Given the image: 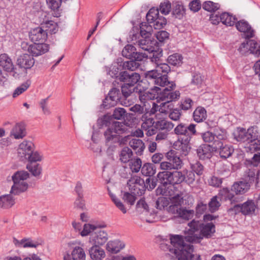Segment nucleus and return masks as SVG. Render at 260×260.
I'll use <instances>...</instances> for the list:
<instances>
[{
  "label": "nucleus",
  "mask_w": 260,
  "mask_h": 260,
  "mask_svg": "<svg viewBox=\"0 0 260 260\" xmlns=\"http://www.w3.org/2000/svg\"><path fill=\"white\" fill-rule=\"evenodd\" d=\"M188 225L189 229L185 240L189 243H200L204 238H210L215 232V225L211 222L204 224L192 220Z\"/></svg>",
  "instance_id": "nucleus-1"
},
{
  "label": "nucleus",
  "mask_w": 260,
  "mask_h": 260,
  "mask_svg": "<svg viewBox=\"0 0 260 260\" xmlns=\"http://www.w3.org/2000/svg\"><path fill=\"white\" fill-rule=\"evenodd\" d=\"M170 241L172 247L169 248V251L178 260H200L199 255L192 254L193 246L190 244H185L182 236H171Z\"/></svg>",
  "instance_id": "nucleus-2"
},
{
  "label": "nucleus",
  "mask_w": 260,
  "mask_h": 260,
  "mask_svg": "<svg viewBox=\"0 0 260 260\" xmlns=\"http://www.w3.org/2000/svg\"><path fill=\"white\" fill-rule=\"evenodd\" d=\"M42 26L37 27L31 31L29 38L35 43H43L47 38V31L51 34H55L57 31L56 24L52 20H49L47 18L43 19L41 22Z\"/></svg>",
  "instance_id": "nucleus-3"
},
{
  "label": "nucleus",
  "mask_w": 260,
  "mask_h": 260,
  "mask_svg": "<svg viewBox=\"0 0 260 260\" xmlns=\"http://www.w3.org/2000/svg\"><path fill=\"white\" fill-rule=\"evenodd\" d=\"M127 130V127L124 123L113 121L104 133L106 144L109 147L113 145L119 144L120 141L119 134Z\"/></svg>",
  "instance_id": "nucleus-4"
},
{
  "label": "nucleus",
  "mask_w": 260,
  "mask_h": 260,
  "mask_svg": "<svg viewBox=\"0 0 260 260\" xmlns=\"http://www.w3.org/2000/svg\"><path fill=\"white\" fill-rule=\"evenodd\" d=\"M249 183L245 181H239L235 183L232 186L231 190L224 187L219 192V195L223 197L225 200H229L231 203L238 202V199L232 192H235L236 194H244L250 188Z\"/></svg>",
  "instance_id": "nucleus-5"
},
{
  "label": "nucleus",
  "mask_w": 260,
  "mask_h": 260,
  "mask_svg": "<svg viewBox=\"0 0 260 260\" xmlns=\"http://www.w3.org/2000/svg\"><path fill=\"white\" fill-rule=\"evenodd\" d=\"M29 177V174L26 171H19L16 172L12 176L14 184L12 186L10 192L14 194H17L26 191L28 186L26 180Z\"/></svg>",
  "instance_id": "nucleus-6"
},
{
  "label": "nucleus",
  "mask_w": 260,
  "mask_h": 260,
  "mask_svg": "<svg viewBox=\"0 0 260 260\" xmlns=\"http://www.w3.org/2000/svg\"><path fill=\"white\" fill-rule=\"evenodd\" d=\"M167 161L160 163L159 168L162 170H171L180 169L183 163L178 152L175 150H171L166 153Z\"/></svg>",
  "instance_id": "nucleus-7"
},
{
  "label": "nucleus",
  "mask_w": 260,
  "mask_h": 260,
  "mask_svg": "<svg viewBox=\"0 0 260 260\" xmlns=\"http://www.w3.org/2000/svg\"><path fill=\"white\" fill-rule=\"evenodd\" d=\"M121 95V93L119 89L116 88L111 89L108 93V96L103 101L102 106L104 108L109 109L111 107L114 106L118 102L124 106H128L129 105L123 101Z\"/></svg>",
  "instance_id": "nucleus-8"
},
{
  "label": "nucleus",
  "mask_w": 260,
  "mask_h": 260,
  "mask_svg": "<svg viewBox=\"0 0 260 260\" xmlns=\"http://www.w3.org/2000/svg\"><path fill=\"white\" fill-rule=\"evenodd\" d=\"M174 133L178 136L179 140L191 139L192 136L196 134V124H190L187 125L186 124L181 123L177 125L174 128Z\"/></svg>",
  "instance_id": "nucleus-9"
},
{
  "label": "nucleus",
  "mask_w": 260,
  "mask_h": 260,
  "mask_svg": "<svg viewBox=\"0 0 260 260\" xmlns=\"http://www.w3.org/2000/svg\"><path fill=\"white\" fill-rule=\"evenodd\" d=\"M129 189L133 194L142 196L144 193L146 184L143 179L138 176H134L127 181Z\"/></svg>",
  "instance_id": "nucleus-10"
},
{
  "label": "nucleus",
  "mask_w": 260,
  "mask_h": 260,
  "mask_svg": "<svg viewBox=\"0 0 260 260\" xmlns=\"http://www.w3.org/2000/svg\"><path fill=\"white\" fill-rule=\"evenodd\" d=\"M242 54H246L247 52L254 54L256 56H260V45L253 40H249L243 42L238 49Z\"/></svg>",
  "instance_id": "nucleus-11"
},
{
  "label": "nucleus",
  "mask_w": 260,
  "mask_h": 260,
  "mask_svg": "<svg viewBox=\"0 0 260 260\" xmlns=\"http://www.w3.org/2000/svg\"><path fill=\"white\" fill-rule=\"evenodd\" d=\"M35 150V145L30 141L24 140L18 146L17 149L18 156L22 161H26L27 158Z\"/></svg>",
  "instance_id": "nucleus-12"
},
{
  "label": "nucleus",
  "mask_w": 260,
  "mask_h": 260,
  "mask_svg": "<svg viewBox=\"0 0 260 260\" xmlns=\"http://www.w3.org/2000/svg\"><path fill=\"white\" fill-rule=\"evenodd\" d=\"M235 26L237 29L243 33V37L246 39L253 38L255 36V30L248 21L244 19L237 21Z\"/></svg>",
  "instance_id": "nucleus-13"
},
{
  "label": "nucleus",
  "mask_w": 260,
  "mask_h": 260,
  "mask_svg": "<svg viewBox=\"0 0 260 260\" xmlns=\"http://www.w3.org/2000/svg\"><path fill=\"white\" fill-rule=\"evenodd\" d=\"M174 124L170 121L166 119H162L155 122L154 127L149 130L146 135L148 136H151L156 134L158 131L166 132L168 133L173 129Z\"/></svg>",
  "instance_id": "nucleus-14"
},
{
  "label": "nucleus",
  "mask_w": 260,
  "mask_h": 260,
  "mask_svg": "<svg viewBox=\"0 0 260 260\" xmlns=\"http://www.w3.org/2000/svg\"><path fill=\"white\" fill-rule=\"evenodd\" d=\"M257 206L253 200H250L242 204L235 205L233 210L236 213L241 212L244 215H250L254 213Z\"/></svg>",
  "instance_id": "nucleus-15"
},
{
  "label": "nucleus",
  "mask_w": 260,
  "mask_h": 260,
  "mask_svg": "<svg viewBox=\"0 0 260 260\" xmlns=\"http://www.w3.org/2000/svg\"><path fill=\"white\" fill-rule=\"evenodd\" d=\"M108 234L104 231L96 230L90 235L89 242L93 245L102 246L108 240Z\"/></svg>",
  "instance_id": "nucleus-16"
},
{
  "label": "nucleus",
  "mask_w": 260,
  "mask_h": 260,
  "mask_svg": "<svg viewBox=\"0 0 260 260\" xmlns=\"http://www.w3.org/2000/svg\"><path fill=\"white\" fill-rule=\"evenodd\" d=\"M174 88L166 87L157 97L159 101H165L170 104V102L178 100L180 96L179 91H172Z\"/></svg>",
  "instance_id": "nucleus-17"
},
{
  "label": "nucleus",
  "mask_w": 260,
  "mask_h": 260,
  "mask_svg": "<svg viewBox=\"0 0 260 260\" xmlns=\"http://www.w3.org/2000/svg\"><path fill=\"white\" fill-rule=\"evenodd\" d=\"M140 79V74L135 72L129 74L127 71H123L120 72L119 75V81L134 87Z\"/></svg>",
  "instance_id": "nucleus-18"
},
{
  "label": "nucleus",
  "mask_w": 260,
  "mask_h": 260,
  "mask_svg": "<svg viewBox=\"0 0 260 260\" xmlns=\"http://www.w3.org/2000/svg\"><path fill=\"white\" fill-rule=\"evenodd\" d=\"M135 39L133 38L132 41H136V43L134 42V44L139 48L144 50L145 52L150 54V52L154 51V45L155 43L153 41H151L149 38H141L140 39L137 41V37L134 36Z\"/></svg>",
  "instance_id": "nucleus-19"
},
{
  "label": "nucleus",
  "mask_w": 260,
  "mask_h": 260,
  "mask_svg": "<svg viewBox=\"0 0 260 260\" xmlns=\"http://www.w3.org/2000/svg\"><path fill=\"white\" fill-rule=\"evenodd\" d=\"M218 145L214 146L215 151L218 150L220 156L226 159L229 157L233 153L234 149L232 146L224 144L223 142L216 141Z\"/></svg>",
  "instance_id": "nucleus-20"
},
{
  "label": "nucleus",
  "mask_w": 260,
  "mask_h": 260,
  "mask_svg": "<svg viewBox=\"0 0 260 260\" xmlns=\"http://www.w3.org/2000/svg\"><path fill=\"white\" fill-rule=\"evenodd\" d=\"M174 188L172 186L168 187L167 189H165L164 191L161 190L160 193L166 196H169L172 205L180 207L183 202L184 197L182 193H177L173 196V194L170 192V190L172 191V188Z\"/></svg>",
  "instance_id": "nucleus-21"
},
{
  "label": "nucleus",
  "mask_w": 260,
  "mask_h": 260,
  "mask_svg": "<svg viewBox=\"0 0 260 260\" xmlns=\"http://www.w3.org/2000/svg\"><path fill=\"white\" fill-rule=\"evenodd\" d=\"M86 254L84 249L79 246H76L71 255L67 253L64 255L63 260H85Z\"/></svg>",
  "instance_id": "nucleus-22"
},
{
  "label": "nucleus",
  "mask_w": 260,
  "mask_h": 260,
  "mask_svg": "<svg viewBox=\"0 0 260 260\" xmlns=\"http://www.w3.org/2000/svg\"><path fill=\"white\" fill-rule=\"evenodd\" d=\"M49 50V46L43 43H35L34 44L30 45L29 53L31 54L32 56L41 55Z\"/></svg>",
  "instance_id": "nucleus-23"
},
{
  "label": "nucleus",
  "mask_w": 260,
  "mask_h": 260,
  "mask_svg": "<svg viewBox=\"0 0 260 260\" xmlns=\"http://www.w3.org/2000/svg\"><path fill=\"white\" fill-rule=\"evenodd\" d=\"M214 147L208 144H202L196 150L197 154L201 159L210 158L212 156Z\"/></svg>",
  "instance_id": "nucleus-24"
},
{
  "label": "nucleus",
  "mask_w": 260,
  "mask_h": 260,
  "mask_svg": "<svg viewBox=\"0 0 260 260\" xmlns=\"http://www.w3.org/2000/svg\"><path fill=\"white\" fill-rule=\"evenodd\" d=\"M26 132L23 123H17L12 128L10 132V136L15 139H22L26 136Z\"/></svg>",
  "instance_id": "nucleus-25"
},
{
  "label": "nucleus",
  "mask_w": 260,
  "mask_h": 260,
  "mask_svg": "<svg viewBox=\"0 0 260 260\" xmlns=\"http://www.w3.org/2000/svg\"><path fill=\"white\" fill-rule=\"evenodd\" d=\"M34 58L30 55L24 54L17 59V64L21 68L30 69L34 64Z\"/></svg>",
  "instance_id": "nucleus-26"
},
{
  "label": "nucleus",
  "mask_w": 260,
  "mask_h": 260,
  "mask_svg": "<svg viewBox=\"0 0 260 260\" xmlns=\"http://www.w3.org/2000/svg\"><path fill=\"white\" fill-rule=\"evenodd\" d=\"M125 246L121 241L119 240H114L109 241L106 244V250L113 254L119 252Z\"/></svg>",
  "instance_id": "nucleus-27"
},
{
  "label": "nucleus",
  "mask_w": 260,
  "mask_h": 260,
  "mask_svg": "<svg viewBox=\"0 0 260 260\" xmlns=\"http://www.w3.org/2000/svg\"><path fill=\"white\" fill-rule=\"evenodd\" d=\"M89 253L92 260H102L106 256L105 250L98 245H92L89 249Z\"/></svg>",
  "instance_id": "nucleus-28"
},
{
  "label": "nucleus",
  "mask_w": 260,
  "mask_h": 260,
  "mask_svg": "<svg viewBox=\"0 0 260 260\" xmlns=\"http://www.w3.org/2000/svg\"><path fill=\"white\" fill-rule=\"evenodd\" d=\"M129 145L133 148L137 155H142L145 148V144L143 141L136 138H133L129 142Z\"/></svg>",
  "instance_id": "nucleus-29"
},
{
  "label": "nucleus",
  "mask_w": 260,
  "mask_h": 260,
  "mask_svg": "<svg viewBox=\"0 0 260 260\" xmlns=\"http://www.w3.org/2000/svg\"><path fill=\"white\" fill-rule=\"evenodd\" d=\"M13 243L16 247L20 248H36L39 245V244L37 242L32 241L30 239L26 238H24L19 241L16 238H14Z\"/></svg>",
  "instance_id": "nucleus-30"
},
{
  "label": "nucleus",
  "mask_w": 260,
  "mask_h": 260,
  "mask_svg": "<svg viewBox=\"0 0 260 260\" xmlns=\"http://www.w3.org/2000/svg\"><path fill=\"white\" fill-rule=\"evenodd\" d=\"M259 171L254 168L249 169L245 173V179L249 184L255 183L256 185L259 182Z\"/></svg>",
  "instance_id": "nucleus-31"
},
{
  "label": "nucleus",
  "mask_w": 260,
  "mask_h": 260,
  "mask_svg": "<svg viewBox=\"0 0 260 260\" xmlns=\"http://www.w3.org/2000/svg\"><path fill=\"white\" fill-rule=\"evenodd\" d=\"M220 21L226 26H233L236 24L237 18L229 13L224 12L220 15Z\"/></svg>",
  "instance_id": "nucleus-32"
},
{
  "label": "nucleus",
  "mask_w": 260,
  "mask_h": 260,
  "mask_svg": "<svg viewBox=\"0 0 260 260\" xmlns=\"http://www.w3.org/2000/svg\"><path fill=\"white\" fill-rule=\"evenodd\" d=\"M0 66L6 72L11 71L13 69V63L11 58L5 53L0 55Z\"/></svg>",
  "instance_id": "nucleus-33"
},
{
  "label": "nucleus",
  "mask_w": 260,
  "mask_h": 260,
  "mask_svg": "<svg viewBox=\"0 0 260 260\" xmlns=\"http://www.w3.org/2000/svg\"><path fill=\"white\" fill-rule=\"evenodd\" d=\"M191 139L178 140L175 145V146H178V149L180 151L181 154L184 156L188 154L190 151V147L189 146V142Z\"/></svg>",
  "instance_id": "nucleus-34"
},
{
  "label": "nucleus",
  "mask_w": 260,
  "mask_h": 260,
  "mask_svg": "<svg viewBox=\"0 0 260 260\" xmlns=\"http://www.w3.org/2000/svg\"><path fill=\"white\" fill-rule=\"evenodd\" d=\"M133 151L128 147H124L119 152V159L122 163H126L130 161L133 156Z\"/></svg>",
  "instance_id": "nucleus-35"
},
{
  "label": "nucleus",
  "mask_w": 260,
  "mask_h": 260,
  "mask_svg": "<svg viewBox=\"0 0 260 260\" xmlns=\"http://www.w3.org/2000/svg\"><path fill=\"white\" fill-rule=\"evenodd\" d=\"M156 83L155 85L161 87L166 86V87L174 88L176 86V85L174 82L169 81L168 76L166 74L162 75L160 73V75L158 76L157 79H156Z\"/></svg>",
  "instance_id": "nucleus-36"
},
{
  "label": "nucleus",
  "mask_w": 260,
  "mask_h": 260,
  "mask_svg": "<svg viewBox=\"0 0 260 260\" xmlns=\"http://www.w3.org/2000/svg\"><path fill=\"white\" fill-rule=\"evenodd\" d=\"M247 134L246 129L239 127L234 132L233 135L237 141L250 143Z\"/></svg>",
  "instance_id": "nucleus-37"
},
{
  "label": "nucleus",
  "mask_w": 260,
  "mask_h": 260,
  "mask_svg": "<svg viewBox=\"0 0 260 260\" xmlns=\"http://www.w3.org/2000/svg\"><path fill=\"white\" fill-rule=\"evenodd\" d=\"M159 172L157 175L158 180L164 186L171 184V172L169 170H163Z\"/></svg>",
  "instance_id": "nucleus-38"
},
{
  "label": "nucleus",
  "mask_w": 260,
  "mask_h": 260,
  "mask_svg": "<svg viewBox=\"0 0 260 260\" xmlns=\"http://www.w3.org/2000/svg\"><path fill=\"white\" fill-rule=\"evenodd\" d=\"M141 120L142 123L141 127L143 129L147 131V132L154 127L155 122L152 117H148L147 114H143L142 115Z\"/></svg>",
  "instance_id": "nucleus-39"
},
{
  "label": "nucleus",
  "mask_w": 260,
  "mask_h": 260,
  "mask_svg": "<svg viewBox=\"0 0 260 260\" xmlns=\"http://www.w3.org/2000/svg\"><path fill=\"white\" fill-rule=\"evenodd\" d=\"M15 204L14 199L10 194H6L0 197V208L8 209Z\"/></svg>",
  "instance_id": "nucleus-40"
},
{
  "label": "nucleus",
  "mask_w": 260,
  "mask_h": 260,
  "mask_svg": "<svg viewBox=\"0 0 260 260\" xmlns=\"http://www.w3.org/2000/svg\"><path fill=\"white\" fill-rule=\"evenodd\" d=\"M138 86H132L124 83L121 85V93L124 99H126L133 93H136L138 91Z\"/></svg>",
  "instance_id": "nucleus-41"
},
{
  "label": "nucleus",
  "mask_w": 260,
  "mask_h": 260,
  "mask_svg": "<svg viewBox=\"0 0 260 260\" xmlns=\"http://www.w3.org/2000/svg\"><path fill=\"white\" fill-rule=\"evenodd\" d=\"M136 94H137L139 99L141 102L145 105L146 104L147 105H149L147 103V101L151 100L154 98V95L151 94L149 92H145L140 89L138 87V91H137Z\"/></svg>",
  "instance_id": "nucleus-42"
},
{
  "label": "nucleus",
  "mask_w": 260,
  "mask_h": 260,
  "mask_svg": "<svg viewBox=\"0 0 260 260\" xmlns=\"http://www.w3.org/2000/svg\"><path fill=\"white\" fill-rule=\"evenodd\" d=\"M185 13V9L181 2H176L174 4L172 14L176 18L181 19Z\"/></svg>",
  "instance_id": "nucleus-43"
},
{
  "label": "nucleus",
  "mask_w": 260,
  "mask_h": 260,
  "mask_svg": "<svg viewBox=\"0 0 260 260\" xmlns=\"http://www.w3.org/2000/svg\"><path fill=\"white\" fill-rule=\"evenodd\" d=\"M193 119L197 122L203 121L206 118V110L202 107H198L193 113Z\"/></svg>",
  "instance_id": "nucleus-44"
},
{
  "label": "nucleus",
  "mask_w": 260,
  "mask_h": 260,
  "mask_svg": "<svg viewBox=\"0 0 260 260\" xmlns=\"http://www.w3.org/2000/svg\"><path fill=\"white\" fill-rule=\"evenodd\" d=\"M26 169L36 177H39L42 173V167L37 163H28Z\"/></svg>",
  "instance_id": "nucleus-45"
},
{
  "label": "nucleus",
  "mask_w": 260,
  "mask_h": 260,
  "mask_svg": "<svg viewBox=\"0 0 260 260\" xmlns=\"http://www.w3.org/2000/svg\"><path fill=\"white\" fill-rule=\"evenodd\" d=\"M156 172L155 167L151 163H145L141 168L142 174L146 176H152Z\"/></svg>",
  "instance_id": "nucleus-46"
},
{
  "label": "nucleus",
  "mask_w": 260,
  "mask_h": 260,
  "mask_svg": "<svg viewBox=\"0 0 260 260\" xmlns=\"http://www.w3.org/2000/svg\"><path fill=\"white\" fill-rule=\"evenodd\" d=\"M185 175L181 171H175L171 172V184H178L184 181Z\"/></svg>",
  "instance_id": "nucleus-47"
},
{
  "label": "nucleus",
  "mask_w": 260,
  "mask_h": 260,
  "mask_svg": "<svg viewBox=\"0 0 260 260\" xmlns=\"http://www.w3.org/2000/svg\"><path fill=\"white\" fill-rule=\"evenodd\" d=\"M214 146H217L218 143H216V141L223 142L227 138L226 133L224 130H222L219 128H215L214 130Z\"/></svg>",
  "instance_id": "nucleus-48"
},
{
  "label": "nucleus",
  "mask_w": 260,
  "mask_h": 260,
  "mask_svg": "<svg viewBox=\"0 0 260 260\" xmlns=\"http://www.w3.org/2000/svg\"><path fill=\"white\" fill-rule=\"evenodd\" d=\"M44 158L43 154L38 151H32L31 153L29 154L27 158L26 161L28 163H36L41 161Z\"/></svg>",
  "instance_id": "nucleus-49"
},
{
  "label": "nucleus",
  "mask_w": 260,
  "mask_h": 260,
  "mask_svg": "<svg viewBox=\"0 0 260 260\" xmlns=\"http://www.w3.org/2000/svg\"><path fill=\"white\" fill-rule=\"evenodd\" d=\"M120 66H122V68L123 70L134 71L139 67L140 63L135 60H131L122 62Z\"/></svg>",
  "instance_id": "nucleus-50"
},
{
  "label": "nucleus",
  "mask_w": 260,
  "mask_h": 260,
  "mask_svg": "<svg viewBox=\"0 0 260 260\" xmlns=\"http://www.w3.org/2000/svg\"><path fill=\"white\" fill-rule=\"evenodd\" d=\"M183 57L181 54L174 53L170 55L168 58V62L174 66H180L182 64Z\"/></svg>",
  "instance_id": "nucleus-51"
},
{
  "label": "nucleus",
  "mask_w": 260,
  "mask_h": 260,
  "mask_svg": "<svg viewBox=\"0 0 260 260\" xmlns=\"http://www.w3.org/2000/svg\"><path fill=\"white\" fill-rule=\"evenodd\" d=\"M160 73H158L156 69L147 71L145 73V77L147 81L154 84L156 83V81L155 80L157 79Z\"/></svg>",
  "instance_id": "nucleus-52"
},
{
  "label": "nucleus",
  "mask_w": 260,
  "mask_h": 260,
  "mask_svg": "<svg viewBox=\"0 0 260 260\" xmlns=\"http://www.w3.org/2000/svg\"><path fill=\"white\" fill-rule=\"evenodd\" d=\"M152 30L151 25L146 23H142L140 25V35L141 38H149Z\"/></svg>",
  "instance_id": "nucleus-53"
},
{
  "label": "nucleus",
  "mask_w": 260,
  "mask_h": 260,
  "mask_svg": "<svg viewBox=\"0 0 260 260\" xmlns=\"http://www.w3.org/2000/svg\"><path fill=\"white\" fill-rule=\"evenodd\" d=\"M194 214V212L193 210H187L185 208L182 207L178 217L183 219L189 220L193 217Z\"/></svg>",
  "instance_id": "nucleus-54"
},
{
  "label": "nucleus",
  "mask_w": 260,
  "mask_h": 260,
  "mask_svg": "<svg viewBox=\"0 0 260 260\" xmlns=\"http://www.w3.org/2000/svg\"><path fill=\"white\" fill-rule=\"evenodd\" d=\"M194 102L190 98L182 99L179 103V108L183 111H188L191 109Z\"/></svg>",
  "instance_id": "nucleus-55"
},
{
  "label": "nucleus",
  "mask_w": 260,
  "mask_h": 260,
  "mask_svg": "<svg viewBox=\"0 0 260 260\" xmlns=\"http://www.w3.org/2000/svg\"><path fill=\"white\" fill-rule=\"evenodd\" d=\"M135 51H136L135 47L133 46L132 45H127L123 49L122 54L123 56L127 58L132 59Z\"/></svg>",
  "instance_id": "nucleus-56"
},
{
  "label": "nucleus",
  "mask_w": 260,
  "mask_h": 260,
  "mask_svg": "<svg viewBox=\"0 0 260 260\" xmlns=\"http://www.w3.org/2000/svg\"><path fill=\"white\" fill-rule=\"evenodd\" d=\"M203 8L210 12H215L219 9V5L212 1H206L203 4Z\"/></svg>",
  "instance_id": "nucleus-57"
},
{
  "label": "nucleus",
  "mask_w": 260,
  "mask_h": 260,
  "mask_svg": "<svg viewBox=\"0 0 260 260\" xmlns=\"http://www.w3.org/2000/svg\"><path fill=\"white\" fill-rule=\"evenodd\" d=\"M129 168L133 172L137 173L142 168V161L139 158L132 159L129 162Z\"/></svg>",
  "instance_id": "nucleus-58"
},
{
  "label": "nucleus",
  "mask_w": 260,
  "mask_h": 260,
  "mask_svg": "<svg viewBox=\"0 0 260 260\" xmlns=\"http://www.w3.org/2000/svg\"><path fill=\"white\" fill-rule=\"evenodd\" d=\"M147 109V105L145 104L143 106L139 104H136L130 108V110L136 114H146Z\"/></svg>",
  "instance_id": "nucleus-59"
},
{
  "label": "nucleus",
  "mask_w": 260,
  "mask_h": 260,
  "mask_svg": "<svg viewBox=\"0 0 260 260\" xmlns=\"http://www.w3.org/2000/svg\"><path fill=\"white\" fill-rule=\"evenodd\" d=\"M247 132L249 142H253V141L257 139L258 133L257 126H251L247 130Z\"/></svg>",
  "instance_id": "nucleus-60"
},
{
  "label": "nucleus",
  "mask_w": 260,
  "mask_h": 260,
  "mask_svg": "<svg viewBox=\"0 0 260 260\" xmlns=\"http://www.w3.org/2000/svg\"><path fill=\"white\" fill-rule=\"evenodd\" d=\"M171 9V3L169 1L166 0L160 3L158 10L162 14L168 15L170 12Z\"/></svg>",
  "instance_id": "nucleus-61"
},
{
  "label": "nucleus",
  "mask_w": 260,
  "mask_h": 260,
  "mask_svg": "<svg viewBox=\"0 0 260 260\" xmlns=\"http://www.w3.org/2000/svg\"><path fill=\"white\" fill-rule=\"evenodd\" d=\"M159 16L158 9L151 8L146 15V19L149 23H152V22Z\"/></svg>",
  "instance_id": "nucleus-62"
},
{
  "label": "nucleus",
  "mask_w": 260,
  "mask_h": 260,
  "mask_svg": "<svg viewBox=\"0 0 260 260\" xmlns=\"http://www.w3.org/2000/svg\"><path fill=\"white\" fill-rule=\"evenodd\" d=\"M153 27L155 29H160L162 28L167 23L166 19L162 16H159L156 18L153 22Z\"/></svg>",
  "instance_id": "nucleus-63"
},
{
  "label": "nucleus",
  "mask_w": 260,
  "mask_h": 260,
  "mask_svg": "<svg viewBox=\"0 0 260 260\" xmlns=\"http://www.w3.org/2000/svg\"><path fill=\"white\" fill-rule=\"evenodd\" d=\"M155 69L158 73L161 72L167 75L171 71V68L166 63H158L156 64Z\"/></svg>",
  "instance_id": "nucleus-64"
}]
</instances>
